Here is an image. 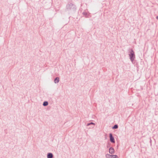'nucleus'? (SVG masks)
I'll return each mask as SVG.
<instances>
[{
  "mask_svg": "<svg viewBox=\"0 0 158 158\" xmlns=\"http://www.w3.org/2000/svg\"><path fill=\"white\" fill-rule=\"evenodd\" d=\"M76 9V6L70 2H68L66 6L65 10L66 11H75Z\"/></svg>",
  "mask_w": 158,
  "mask_h": 158,
  "instance_id": "obj_1",
  "label": "nucleus"
},
{
  "mask_svg": "<svg viewBox=\"0 0 158 158\" xmlns=\"http://www.w3.org/2000/svg\"><path fill=\"white\" fill-rule=\"evenodd\" d=\"M59 81V78L58 77H56V78L54 81V82L55 83H58Z\"/></svg>",
  "mask_w": 158,
  "mask_h": 158,
  "instance_id": "obj_7",
  "label": "nucleus"
},
{
  "mask_svg": "<svg viewBox=\"0 0 158 158\" xmlns=\"http://www.w3.org/2000/svg\"><path fill=\"white\" fill-rule=\"evenodd\" d=\"M94 124V123H91L89 124Z\"/></svg>",
  "mask_w": 158,
  "mask_h": 158,
  "instance_id": "obj_12",
  "label": "nucleus"
},
{
  "mask_svg": "<svg viewBox=\"0 0 158 158\" xmlns=\"http://www.w3.org/2000/svg\"><path fill=\"white\" fill-rule=\"evenodd\" d=\"M48 103L47 102H44L43 104V105L44 106H47L48 105Z\"/></svg>",
  "mask_w": 158,
  "mask_h": 158,
  "instance_id": "obj_9",
  "label": "nucleus"
},
{
  "mask_svg": "<svg viewBox=\"0 0 158 158\" xmlns=\"http://www.w3.org/2000/svg\"><path fill=\"white\" fill-rule=\"evenodd\" d=\"M130 58L132 62H133L135 58L134 52L132 51L131 50L129 54Z\"/></svg>",
  "mask_w": 158,
  "mask_h": 158,
  "instance_id": "obj_2",
  "label": "nucleus"
},
{
  "mask_svg": "<svg viewBox=\"0 0 158 158\" xmlns=\"http://www.w3.org/2000/svg\"><path fill=\"white\" fill-rule=\"evenodd\" d=\"M111 154H106L105 155V157L106 158H111Z\"/></svg>",
  "mask_w": 158,
  "mask_h": 158,
  "instance_id": "obj_6",
  "label": "nucleus"
},
{
  "mask_svg": "<svg viewBox=\"0 0 158 158\" xmlns=\"http://www.w3.org/2000/svg\"><path fill=\"white\" fill-rule=\"evenodd\" d=\"M156 19H158V16H157L156 17Z\"/></svg>",
  "mask_w": 158,
  "mask_h": 158,
  "instance_id": "obj_13",
  "label": "nucleus"
},
{
  "mask_svg": "<svg viewBox=\"0 0 158 158\" xmlns=\"http://www.w3.org/2000/svg\"><path fill=\"white\" fill-rule=\"evenodd\" d=\"M115 152L113 148L110 147L109 149V153L110 154L113 155L114 154Z\"/></svg>",
  "mask_w": 158,
  "mask_h": 158,
  "instance_id": "obj_4",
  "label": "nucleus"
},
{
  "mask_svg": "<svg viewBox=\"0 0 158 158\" xmlns=\"http://www.w3.org/2000/svg\"><path fill=\"white\" fill-rule=\"evenodd\" d=\"M110 141L113 143H114L115 141L114 138L113 137L111 133L110 134Z\"/></svg>",
  "mask_w": 158,
  "mask_h": 158,
  "instance_id": "obj_3",
  "label": "nucleus"
},
{
  "mask_svg": "<svg viewBox=\"0 0 158 158\" xmlns=\"http://www.w3.org/2000/svg\"><path fill=\"white\" fill-rule=\"evenodd\" d=\"M118 126L117 125H115L114 127H112L113 129H116L117 128Z\"/></svg>",
  "mask_w": 158,
  "mask_h": 158,
  "instance_id": "obj_11",
  "label": "nucleus"
},
{
  "mask_svg": "<svg viewBox=\"0 0 158 158\" xmlns=\"http://www.w3.org/2000/svg\"><path fill=\"white\" fill-rule=\"evenodd\" d=\"M111 158H118V156L116 155H112Z\"/></svg>",
  "mask_w": 158,
  "mask_h": 158,
  "instance_id": "obj_8",
  "label": "nucleus"
},
{
  "mask_svg": "<svg viewBox=\"0 0 158 158\" xmlns=\"http://www.w3.org/2000/svg\"><path fill=\"white\" fill-rule=\"evenodd\" d=\"M83 15L85 16V17H87V15H88V13L86 12H84L83 13Z\"/></svg>",
  "mask_w": 158,
  "mask_h": 158,
  "instance_id": "obj_10",
  "label": "nucleus"
},
{
  "mask_svg": "<svg viewBox=\"0 0 158 158\" xmlns=\"http://www.w3.org/2000/svg\"><path fill=\"white\" fill-rule=\"evenodd\" d=\"M53 155L51 153H48L47 156V158H52Z\"/></svg>",
  "mask_w": 158,
  "mask_h": 158,
  "instance_id": "obj_5",
  "label": "nucleus"
}]
</instances>
